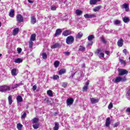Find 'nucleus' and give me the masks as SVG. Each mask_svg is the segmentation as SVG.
<instances>
[{
	"label": "nucleus",
	"mask_w": 130,
	"mask_h": 130,
	"mask_svg": "<svg viewBox=\"0 0 130 130\" xmlns=\"http://www.w3.org/2000/svg\"><path fill=\"white\" fill-rule=\"evenodd\" d=\"M126 111L130 114V107L126 109Z\"/></svg>",
	"instance_id": "obj_56"
},
{
	"label": "nucleus",
	"mask_w": 130,
	"mask_h": 130,
	"mask_svg": "<svg viewBox=\"0 0 130 130\" xmlns=\"http://www.w3.org/2000/svg\"><path fill=\"white\" fill-rule=\"evenodd\" d=\"M95 1H96V3H98V2H100V1H101V0H95Z\"/></svg>",
	"instance_id": "obj_64"
},
{
	"label": "nucleus",
	"mask_w": 130,
	"mask_h": 130,
	"mask_svg": "<svg viewBox=\"0 0 130 130\" xmlns=\"http://www.w3.org/2000/svg\"><path fill=\"white\" fill-rule=\"evenodd\" d=\"M59 61H58V60H56L55 61L54 63V66L55 67V68H57L59 66Z\"/></svg>",
	"instance_id": "obj_40"
},
{
	"label": "nucleus",
	"mask_w": 130,
	"mask_h": 130,
	"mask_svg": "<svg viewBox=\"0 0 130 130\" xmlns=\"http://www.w3.org/2000/svg\"><path fill=\"white\" fill-rule=\"evenodd\" d=\"M41 55H42V58L44 59H47V54H46V53L42 52L41 53Z\"/></svg>",
	"instance_id": "obj_26"
},
{
	"label": "nucleus",
	"mask_w": 130,
	"mask_h": 130,
	"mask_svg": "<svg viewBox=\"0 0 130 130\" xmlns=\"http://www.w3.org/2000/svg\"><path fill=\"white\" fill-rule=\"evenodd\" d=\"M47 94L50 97H52L53 96V93H52V91L49 90L47 91Z\"/></svg>",
	"instance_id": "obj_35"
},
{
	"label": "nucleus",
	"mask_w": 130,
	"mask_h": 130,
	"mask_svg": "<svg viewBox=\"0 0 130 130\" xmlns=\"http://www.w3.org/2000/svg\"><path fill=\"white\" fill-rule=\"evenodd\" d=\"M23 85H24V83L22 82H20L19 83L16 84H13L12 85V89H16L18 88V87H20V86H23Z\"/></svg>",
	"instance_id": "obj_10"
},
{
	"label": "nucleus",
	"mask_w": 130,
	"mask_h": 130,
	"mask_svg": "<svg viewBox=\"0 0 130 130\" xmlns=\"http://www.w3.org/2000/svg\"><path fill=\"white\" fill-rule=\"evenodd\" d=\"M74 40V37L72 36H69L66 39V43L69 45L73 44Z\"/></svg>",
	"instance_id": "obj_4"
},
{
	"label": "nucleus",
	"mask_w": 130,
	"mask_h": 130,
	"mask_svg": "<svg viewBox=\"0 0 130 130\" xmlns=\"http://www.w3.org/2000/svg\"><path fill=\"white\" fill-rule=\"evenodd\" d=\"M19 31H20V28L18 27L14 28L13 31V36H16L19 33Z\"/></svg>",
	"instance_id": "obj_13"
},
{
	"label": "nucleus",
	"mask_w": 130,
	"mask_h": 130,
	"mask_svg": "<svg viewBox=\"0 0 130 130\" xmlns=\"http://www.w3.org/2000/svg\"><path fill=\"white\" fill-rule=\"evenodd\" d=\"M95 53L97 54V55H98L99 57H100V58L104 57V53L101 52V49H98Z\"/></svg>",
	"instance_id": "obj_6"
},
{
	"label": "nucleus",
	"mask_w": 130,
	"mask_h": 130,
	"mask_svg": "<svg viewBox=\"0 0 130 130\" xmlns=\"http://www.w3.org/2000/svg\"><path fill=\"white\" fill-rule=\"evenodd\" d=\"M58 128H59V123L57 122H55V126L53 127V130H58Z\"/></svg>",
	"instance_id": "obj_24"
},
{
	"label": "nucleus",
	"mask_w": 130,
	"mask_h": 130,
	"mask_svg": "<svg viewBox=\"0 0 130 130\" xmlns=\"http://www.w3.org/2000/svg\"><path fill=\"white\" fill-rule=\"evenodd\" d=\"M79 51L84 52V51H86V48L84 46H80Z\"/></svg>",
	"instance_id": "obj_25"
},
{
	"label": "nucleus",
	"mask_w": 130,
	"mask_h": 130,
	"mask_svg": "<svg viewBox=\"0 0 130 130\" xmlns=\"http://www.w3.org/2000/svg\"><path fill=\"white\" fill-rule=\"evenodd\" d=\"M66 70L64 69H62L60 70L58 72L59 75H63V74H66Z\"/></svg>",
	"instance_id": "obj_29"
},
{
	"label": "nucleus",
	"mask_w": 130,
	"mask_h": 130,
	"mask_svg": "<svg viewBox=\"0 0 130 130\" xmlns=\"http://www.w3.org/2000/svg\"><path fill=\"white\" fill-rule=\"evenodd\" d=\"M82 37H83V33L81 32L78 33L76 36V38H78V39H80V38H82Z\"/></svg>",
	"instance_id": "obj_36"
},
{
	"label": "nucleus",
	"mask_w": 130,
	"mask_h": 130,
	"mask_svg": "<svg viewBox=\"0 0 130 130\" xmlns=\"http://www.w3.org/2000/svg\"><path fill=\"white\" fill-rule=\"evenodd\" d=\"M56 1H57V2H58L59 4H60V3H61V2H60V0H56Z\"/></svg>",
	"instance_id": "obj_62"
},
{
	"label": "nucleus",
	"mask_w": 130,
	"mask_h": 130,
	"mask_svg": "<svg viewBox=\"0 0 130 130\" xmlns=\"http://www.w3.org/2000/svg\"><path fill=\"white\" fill-rule=\"evenodd\" d=\"M113 107V104L112 103H110L108 106V109H111Z\"/></svg>",
	"instance_id": "obj_47"
},
{
	"label": "nucleus",
	"mask_w": 130,
	"mask_h": 130,
	"mask_svg": "<svg viewBox=\"0 0 130 130\" xmlns=\"http://www.w3.org/2000/svg\"><path fill=\"white\" fill-rule=\"evenodd\" d=\"M88 86H89V81H87L85 83V84L84 86L83 87V88L82 89V91L83 92H87V90H88Z\"/></svg>",
	"instance_id": "obj_12"
},
{
	"label": "nucleus",
	"mask_w": 130,
	"mask_h": 130,
	"mask_svg": "<svg viewBox=\"0 0 130 130\" xmlns=\"http://www.w3.org/2000/svg\"><path fill=\"white\" fill-rule=\"evenodd\" d=\"M8 102L9 105H12L13 103V99H12V95H10L8 96Z\"/></svg>",
	"instance_id": "obj_31"
},
{
	"label": "nucleus",
	"mask_w": 130,
	"mask_h": 130,
	"mask_svg": "<svg viewBox=\"0 0 130 130\" xmlns=\"http://www.w3.org/2000/svg\"><path fill=\"white\" fill-rule=\"evenodd\" d=\"M110 118L109 117L107 118L106 120V126L107 127H108L110 125Z\"/></svg>",
	"instance_id": "obj_16"
},
{
	"label": "nucleus",
	"mask_w": 130,
	"mask_h": 130,
	"mask_svg": "<svg viewBox=\"0 0 130 130\" xmlns=\"http://www.w3.org/2000/svg\"><path fill=\"white\" fill-rule=\"evenodd\" d=\"M90 99V102L91 104H96V103H98L99 102V99H96L94 98H91Z\"/></svg>",
	"instance_id": "obj_8"
},
{
	"label": "nucleus",
	"mask_w": 130,
	"mask_h": 130,
	"mask_svg": "<svg viewBox=\"0 0 130 130\" xmlns=\"http://www.w3.org/2000/svg\"><path fill=\"white\" fill-rule=\"evenodd\" d=\"M84 17L85 18V19H91V18L96 17V15L95 14L89 15L88 14H86L84 15Z\"/></svg>",
	"instance_id": "obj_11"
},
{
	"label": "nucleus",
	"mask_w": 130,
	"mask_h": 130,
	"mask_svg": "<svg viewBox=\"0 0 130 130\" xmlns=\"http://www.w3.org/2000/svg\"><path fill=\"white\" fill-rule=\"evenodd\" d=\"M72 32L70 30H65L62 32V35L63 36H68V35H71Z\"/></svg>",
	"instance_id": "obj_17"
},
{
	"label": "nucleus",
	"mask_w": 130,
	"mask_h": 130,
	"mask_svg": "<svg viewBox=\"0 0 130 130\" xmlns=\"http://www.w3.org/2000/svg\"><path fill=\"white\" fill-rule=\"evenodd\" d=\"M57 114H58V113L57 112H55L54 113V116H56V115Z\"/></svg>",
	"instance_id": "obj_59"
},
{
	"label": "nucleus",
	"mask_w": 130,
	"mask_h": 130,
	"mask_svg": "<svg viewBox=\"0 0 130 130\" xmlns=\"http://www.w3.org/2000/svg\"><path fill=\"white\" fill-rule=\"evenodd\" d=\"M38 121H39V119H38L37 118H34L32 120V123H38Z\"/></svg>",
	"instance_id": "obj_38"
},
{
	"label": "nucleus",
	"mask_w": 130,
	"mask_h": 130,
	"mask_svg": "<svg viewBox=\"0 0 130 130\" xmlns=\"http://www.w3.org/2000/svg\"><path fill=\"white\" fill-rule=\"evenodd\" d=\"M28 3H32V1H30V0H28Z\"/></svg>",
	"instance_id": "obj_63"
},
{
	"label": "nucleus",
	"mask_w": 130,
	"mask_h": 130,
	"mask_svg": "<svg viewBox=\"0 0 130 130\" xmlns=\"http://www.w3.org/2000/svg\"><path fill=\"white\" fill-rule=\"evenodd\" d=\"M61 86H62V87H63V88H66L68 86V83H67V82H63L61 84Z\"/></svg>",
	"instance_id": "obj_48"
},
{
	"label": "nucleus",
	"mask_w": 130,
	"mask_h": 130,
	"mask_svg": "<svg viewBox=\"0 0 130 130\" xmlns=\"http://www.w3.org/2000/svg\"><path fill=\"white\" fill-rule=\"evenodd\" d=\"M62 3L66 4V3H67V0H62Z\"/></svg>",
	"instance_id": "obj_60"
},
{
	"label": "nucleus",
	"mask_w": 130,
	"mask_h": 130,
	"mask_svg": "<svg viewBox=\"0 0 130 130\" xmlns=\"http://www.w3.org/2000/svg\"><path fill=\"white\" fill-rule=\"evenodd\" d=\"M36 39V34H34L31 35L29 41H35Z\"/></svg>",
	"instance_id": "obj_23"
},
{
	"label": "nucleus",
	"mask_w": 130,
	"mask_h": 130,
	"mask_svg": "<svg viewBox=\"0 0 130 130\" xmlns=\"http://www.w3.org/2000/svg\"><path fill=\"white\" fill-rule=\"evenodd\" d=\"M127 52V51L126 50V49H124V50H123V53H124L125 54H126V52Z\"/></svg>",
	"instance_id": "obj_57"
},
{
	"label": "nucleus",
	"mask_w": 130,
	"mask_h": 130,
	"mask_svg": "<svg viewBox=\"0 0 130 130\" xmlns=\"http://www.w3.org/2000/svg\"><path fill=\"white\" fill-rule=\"evenodd\" d=\"M60 44L59 43H55L51 46V48H52V49H54L55 48H57L58 47H60Z\"/></svg>",
	"instance_id": "obj_22"
},
{
	"label": "nucleus",
	"mask_w": 130,
	"mask_h": 130,
	"mask_svg": "<svg viewBox=\"0 0 130 130\" xmlns=\"http://www.w3.org/2000/svg\"><path fill=\"white\" fill-rule=\"evenodd\" d=\"M16 20L18 23H22L23 21H24V18L23 16L21 15V14H18L16 16Z\"/></svg>",
	"instance_id": "obj_5"
},
{
	"label": "nucleus",
	"mask_w": 130,
	"mask_h": 130,
	"mask_svg": "<svg viewBox=\"0 0 130 130\" xmlns=\"http://www.w3.org/2000/svg\"><path fill=\"white\" fill-rule=\"evenodd\" d=\"M105 53L108 55V54H109V53H110V52L108 51H106Z\"/></svg>",
	"instance_id": "obj_58"
},
{
	"label": "nucleus",
	"mask_w": 130,
	"mask_h": 130,
	"mask_svg": "<svg viewBox=\"0 0 130 130\" xmlns=\"http://www.w3.org/2000/svg\"><path fill=\"white\" fill-rule=\"evenodd\" d=\"M74 103V99H68L67 100V104L68 106L72 105Z\"/></svg>",
	"instance_id": "obj_14"
},
{
	"label": "nucleus",
	"mask_w": 130,
	"mask_h": 130,
	"mask_svg": "<svg viewBox=\"0 0 130 130\" xmlns=\"http://www.w3.org/2000/svg\"><path fill=\"white\" fill-rule=\"evenodd\" d=\"M75 13L76 14L77 16H81L83 14V11L80 10L79 9H77L76 10Z\"/></svg>",
	"instance_id": "obj_21"
},
{
	"label": "nucleus",
	"mask_w": 130,
	"mask_h": 130,
	"mask_svg": "<svg viewBox=\"0 0 130 130\" xmlns=\"http://www.w3.org/2000/svg\"><path fill=\"white\" fill-rule=\"evenodd\" d=\"M114 25H119L120 24V21L119 20H116L114 21Z\"/></svg>",
	"instance_id": "obj_44"
},
{
	"label": "nucleus",
	"mask_w": 130,
	"mask_h": 130,
	"mask_svg": "<svg viewBox=\"0 0 130 130\" xmlns=\"http://www.w3.org/2000/svg\"><path fill=\"white\" fill-rule=\"evenodd\" d=\"M94 38V36L91 35L88 37V40H89V41H92Z\"/></svg>",
	"instance_id": "obj_41"
},
{
	"label": "nucleus",
	"mask_w": 130,
	"mask_h": 130,
	"mask_svg": "<svg viewBox=\"0 0 130 130\" xmlns=\"http://www.w3.org/2000/svg\"><path fill=\"white\" fill-rule=\"evenodd\" d=\"M26 116H27V113H24L21 116V119H24L25 118H26Z\"/></svg>",
	"instance_id": "obj_49"
},
{
	"label": "nucleus",
	"mask_w": 130,
	"mask_h": 130,
	"mask_svg": "<svg viewBox=\"0 0 130 130\" xmlns=\"http://www.w3.org/2000/svg\"><path fill=\"white\" fill-rule=\"evenodd\" d=\"M82 68H85V64H83L82 65Z\"/></svg>",
	"instance_id": "obj_61"
},
{
	"label": "nucleus",
	"mask_w": 130,
	"mask_h": 130,
	"mask_svg": "<svg viewBox=\"0 0 130 130\" xmlns=\"http://www.w3.org/2000/svg\"><path fill=\"white\" fill-rule=\"evenodd\" d=\"M100 9H101V6H99L93 8V11L96 13L100 11Z\"/></svg>",
	"instance_id": "obj_28"
},
{
	"label": "nucleus",
	"mask_w": 130,
	"mask_h": 130,
	"mask_svg": "<svg viewBox=\"0 0 130 130\" xmlns=\"http://www.w3.org/2000/svg\"><path fill=\"white\" fill-rule=\"evenodd\" d=\"M32 127L35 129H37V128H39V123H36L32 125Z\"/></svg>",
	"instance_id": "obj_34"
},
{
	"label": "nucleus",
	"mask_w": 130,
	"mask_h": 130,
	"mask_svg": "<svg viewBox=\"0 0 130 130\" xmlns=\"http://www.w3.org/2000/svg\"><path fill=\"white\" fill-rule=\"evenodd\" d=\"M123 21L124 23H128V22H129V18L124 17L123 18Z\"/></svg>",
	"instance_id": "obj_33"
},
{
	"label": "nucleus",
	"mask_w": 130,
	"mask_h": 130,
	"mask_svg": "<svg viewBox=\"0 0 130 130\" xmlns=\"http://www.w3.org/2000/svg\"><path fill=\"white\" fill-rule=\"evenodd\" d=\"M11 75L12 76H17V69H14L11 70Z\"/></svg>",
	"instance_id": "obj_27"
},
{
	"label": "nucleus",
	"mask_w": 130,
	"mask_h": 130,
	"mask_svg": "<svg viewBox=\"0 0 130 130\" xmlns=\"http://www.w3.org/2000/svg\"><path fill=\"white\" fill-rule=\"evenodd\" d=\"M17 51H18V53H21V52H22V48H18Z\"/></svg>",
	"instance_id": "obj_52"
},
{
	"label": "nucleus",
	"mask_w": 130,
	"mask_h": 130,
	"mask_svg": "<svg viewBox=\"0 0 130 130\" xmlns=\"http://www.w3.org/2000/svg\"><path fill=\"white\" fill-rule=\"evenodd\" d=\"M10 90H11V87L7 85L0 86V92H2V93H6V92H8Z\"/></svg>",
	"instance_id": "obj_1"
},
{
	"label": "nucleus",
	"mask_w": 130,
	"mask_h": 130,
	"mask_svg": "<svg viewBox=\"0 0 130 130\" xmlns=\"http://www.w3.org/2000/svg\"><path fill=\"white\" fill-rule=\"evenodd\" d=\"M89 4L91 5H96V4H97V1H96V0H90Z\"/></svg>",
	"instance_id": "obj_39"
},
{
	"label": "nucleus",
	"mask_w": 130,
	"mask_h": 130,
	"mask_svg": "<svg viewBox=\"0 0 130 130\" xmlns=\"http://www.w3.org/2000/svg\"><path fill=\"white\" fill-rule=\"evenodd\" d=\"M63 54H64L65 55H66L67 56H69V55H70V54H71V52L67 51V52H63Z\"/></svg>",
	"instance_id": "obj_50"
},
{
	"label": "nucleus",
	"mask_w": 130,
	"mask_h": 130,
	"mask_svg": "<svg viewBox=\"0 0 130 130\" xmlns=\"http://www.w3.org/2000/svg\"><path fill=\"white\" fill-rule=\"evenodd\" d=\"M122 9H124L125 12H128L129 11V6H128V4L126 3H124V4L121 6Z\"/></svg>",
	"instance_id": "obj_7"
},
{
	"label": "nucleus",
	"mask_w": 130,
	"mask_h": 130,
	"mask_svg": "<svg viewBox=\"0 0 130 130\" xmlns=\"http://www.w3.org/2000/svg\"><path fill=\"white\" fill-rule=\"evenodd\" d=\"M119 125V122H116L114 124V127H117Z\"/></svg>",
	"instance_id": "obj_53"
},
{
	"label": "nucleus",
	"mask_w": 130,
	"mask_h": 130,
	"mask_svg": "<svg viewBox=\"0 0 130 130\" xmlns=\"http://www.w3.org/2000/svg\"><path fill=\"white\" fill-rule=\"evenodd\" d=\"M36 89H37V86L36 85H34L32 87V90L33 91H35V90H36Z\"/></svg>",
	"instance_id": "obj_55"
},
{
	"label": "nucleus",
	"mask_w": 130,
	"mask_h": 130,
	"mask_svg": "<svg viewBox=\"0 0 130 130\" xmlns=\"http://www.w3.org/2000/svg\"><path fill=\"white\" fill-rule=\"evenodd\" d=\"M120 62H121V63H122L123 64H125V61L122 59H120Z\"/></svg>",
	"instance_id": "obj_54"
},
{
	"label": "nucleus",
	"mask_w": 130,
	"mask_h": 130,
	"mask_svg": "<svg viewBox=\"0 0 130 130\" xmlns=\"http://www.w3.org/2000/svg\"><path fill=\"white\" fill-rule=\"evenodd\" d=\"M29 48H32L33 47V41H29Z\"/></svg>",
	"instance_id": "obj_42"
},
{
	"label": "nucleus",
	"mask_w": 130,
	"mask_h": 130,
	"mask_svg": "<svg viewBox=\"0 0 130 130\" xmlns=\"http://www.w3.org/2000/svg\"><path fill=\"white\" fill-rule=\"evenodd\" d=\"M62 30L60 28H58L56 30L55 33L54 35V37H57V36L61 34Z\"/></svg>",
	"instance_id": "obj_9"
},
{
	"label": "nucleus",
	"mask_w": 130,
	"mask_h": 130,
	"mask_svg": "<svg viewBox=\"0 0 130 130\" xmlns=\"http://www.w3.org/2000/svg\"><path fill=\"white\" fill-rule=\"evenodd\" d=\"M22 61H23V60H22V59L20 58L15 59L14 60V62H15L16 63H20L21 62H22Z\"/></svg>",
	"instance_id": "obj_30"
},
{
	"label": "nucleus",
	"mask_w": 130,
	"mask_h": 130,
	"mask_svg": "<svg viewBox=\"0 0 130 130\" xmlns=\"http://www.w3.org/2000/svg\"><path fill=\"white\" fill-rule=\"evenodd\" d=\"M126 97L130 101V86H129L126 91Z\"/></svg>",
	"instance_id": "obj_15"
},
{
	"label": "nucleus",
	"mask_w": 130,
	"mask_h": 130,
	"mask_svg": "<svg viewBox=\"0 0 130 130\" xmlns=\"http://www.w3.org/2000/svg\"><path fill=\"white\" fill-rule=\"evenodd\" d=\"M15 10L13 9H11L9 13V16L11 18H14V16H15Z\"/></svg>",
	"instance_id": "obj_18"
},
{
	"label": "nucleus",
	"mask_w": 130,
	"mask_h": 130,
	"mask_svg": "<svg viewBox=\"0 0 130 130\" xmlns=\"http://www.w3.org/2000/svg\"><path fill=\"white\" fill-rule=\"evenodd\" d=\"M103 43H104V44H106L107 43V42L106 41V40L105 38H104V37H102L101 38Z\"/></svg>",
	"instance_id": "obj_43"
},
{
	"label": "nucleus",
	"mask_w": 130,
	"mask_h": 130,
	"mask_svg": "<svg viewBox=\"0 0 130 130\" xmlns=\"http://www.w3.org/2000/svg\"><path fill=\"white\" fill-rule=\"evenodd\" d=\"M117 44L119 47H121V46L123 45V40L122 39L119 40L117 42Z\"/></svg>",
	"instance_id": "obj_20"
},
{
	"label": "nucleus",
	"mask_w": 130,
	"mask_h": 130,
	"mask_svg": "<svg viewBox=\"0 0 130 130\" xmlns=\"http://www.w3.org/2000/svg\"><path fill=\"white\" fill-rule=\"evenodd\" d=\"M56 7H55V6H52L51 7V11H56Z\"/></svg>",
	"instance_id": "obj_51"
},
{
	"label": "nucleus",
	"mask_w": 130,
	"mask_h": 130,
	"mask_svg": "<svg viewBox=\"0 0 130 130\" xmlns=\"http://www.w3.org/2000/svg\"><path fill=\"white\" fill-rule=\"evenodd\" d=\"M16 100L18 103H19V102H22V101H23V98L20 95H18L16 98Z\"/></svg>",
	"instance_id": "obj_32"
},
{
	"label": "nucleus",
	"mask_w": 130,
	"mask_h": 130,
	"mask_svg": "<svg viewBox=\"0 0 130 130\" xmlns=\"http://www.w3.org/2000/svg\"><path fill=\"white\" fill-rule=\"evenodd\" d=\"M119 76H124V75H127L128 71L125 69H118Z\"/></svg>",
	"instance_id": "obj_3"
},
{
	"label": "nucleus",
	"mask_w": 130,
	"mask_h": 130,
	"mask_svg": "<svg viewBox=\"0 0 130 130\" xmlns=\"http://www.w3.org/2000/svg\"><path fill=\"white\" fill-rule=\"evenodd\" d=\"M17 127L18 130H22V128L23 127V125L21 123H18L17 125Z\"/></svg>",
	"instance_id": "obj_37"
},
{
	"label": "nucleus",
	"mask_w": 130,
	"mask_h": 130,
	"mask_svg": "<svg viewBox=\"0 0 130 130\" xmlns=\"http://www.w3.org/2000/svg\"><path fill=\"white\" fill-rule=\"evenodd\" d=\"M125 81H126V77H125V76L123 77L118 76L114 79V83H119V82H125Z\"/></svg>",
	"instance_id": "obj_2"
},
{
	"label": "nucleus",
	"mask_w": 130,
	"mask_h": 130,
	"mask_svg": "<svg viewBox=\"0 0 130 130\" xmlns=\"http://www.w3.org/2000/svg\"><path fill=\"white\" fill-rule=\"evenodd\" d=\"M93 45V42L90 41L89 43H88L87 44V47L88 48H90L91 46Z\"/></svg>",
	"instance_id": "obj_45"
},
{
	"label": "nucleus",
	"mask_w": 130,
	"mask_h": 130,
	"mask_svg": "<svg viewBox=\"0 0 130 130\" xmlns=\"http://www.w3.org/2000/svg\"><path fill=\"white\" fill-rule=\"evenodd\" d=\"M31 24H32V25H34L36 23V18L35 17V16H31V20H30Z\"/></svg>",
	"instance_id": "obj_19"
},
{
	"label": "nucleus",
	"mask_w": 130,
	"mask_h": 130,
	"mask_svg": "<svg viewBox=\"0 0 130 130\" xmlns=\"http://www.w3.org/2000/svg\"><path fill=\"white\" fill-rule=\"evenodd\" d=\"M59 79V76L58 75H54L53 76V80H57Z\"/></svg>",
	"instance_id": "obj_46"
}]
</instances>
